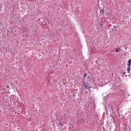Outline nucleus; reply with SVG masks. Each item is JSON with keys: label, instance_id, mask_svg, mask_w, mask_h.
Segmentation results:
<instances>
[{"label": "nucleus", "instance_id": "9", "mask_svg": "<svg viewBox=\"0 0 131 131\" xmlns=\"http://www.w3.org/2000/svg\"><path fill=\"white\" fill-rule=\"evenodd\" d=\"M60 125H61V123H60Z\"/></svg>", "mask_w": 131, "mask_h": 131}, {"label": "nucleus", "instance_id": "7", "mask_svg": "<svg viewBox=\"0 0 131 131\" xmlns=\"http://www.w3.org/2000/svg\"><path fill=\"white\" fill-rule=\"evenodd\" d=\"M126 73V72H124L123 73V74H125Z\"/></svg>", "mask_w": 131, "mask_h": 131}, {"label": "nucleus", "instance_id": "5", "mask_svg": "<svg viewBox=\"0 0 131 131\" xmlns=\"http://www.w3.org/2000/svg\"><path fill=\"white\" fill-rule=\"evenodd\" d=\"M116 88H117V89H116V90L117 89V90H118L119 89V90H120V89L119 88V86L117 87Z\"/></svg>", "mask_w": 131, "mask_h": 131}, {"label": "nucleus", "instance_id": "4", "mask_svg": "<svg viewBox=\"0 0 131 131\" xmlns=\"http://www.w3.org/2000/svg\"><path fill=\"white\" fill-rule=\"evenodd\" d=\"M119 51V50L118 49H116V52H118V51Z\"/></svg>", "mask_w": 131, "mask_h": 131}, {"label": "nucleus", "instance_id": "3", "mask_svg": "<svg viewBox=\"0 0 131 131\" xmlns=\"http://www.w3.org/2000/svg\"><path fill=\"white\" fill-rule=\"evenodd\" d=\"M130 69H131V67H130V66H128V68L127 69V71H128V73H129Z\"/></svg>", "mask_w": 131, "mask_h": 131}, {"label": "nucleus", "instance_id": "10", "mask_svg": "<svg viewBox=\"0 0 131 131\" xmlns=\"http://www.w3.org/2000/svg\"><path fill=\"white\" fill-rule=\"evenodd\" d=\"M60 125H61V123H60Z\"/></svg>", "mask_w": 131, "mask_h": 131}, {"label": "nucleus", "instance_id": "8", "mask_svg": "<svg viewBox=\"0 0 131 131\" xmlns=\"http://www.w3.org/2000/svg\"><path fill=\"white\" fill-rule=\"evenodd\" d=\"M89 76H88V78H89Z\"/></svg>", "mask_w": 131, "mask_h": 131}, {"label": "nucleus", "instance_id": "2", "mask_svg": "<svg viewBox=\"0 0 131 131\" xmlns=\"http://www.w3.org/2000/svg\"><path fill=\"white\" fill-rule=\"evenodd\" d=\"M128 66H130L131 65V59H129V60L128 61Z\"/></svg>", "mask_w": 131, "mask_h": 131}, {"label": "nucleus", "instance_id": "6", "mask_svg": "<svg viewBox=\"0 0 131 131\" xmlns=\"http://www.w3.org/2000/svg\"><path fill=\"white\" fill-rule=\"evenodd\" d=\"M86 76H87V74H86V73L85 74H84V77H85Z\"/></svg>", "mask_w": 131, "mask_h": 131}, {"label": "nucleus", "instance_id": "1", "mask_svg": "<svg viewBox=\"0 0 131 131\" xmlns=\"http://www.w3.org/2000/svg\"><path fill=\"white\" fill-rule=\"evenodd\" d=\"M84 88L86 89H89V90H90L89 89V87L88 86H89V84H88L87 83H86L84 85Z\"/></svg>", "mask_w": 131, "mask_h": 131}]
</instances>
